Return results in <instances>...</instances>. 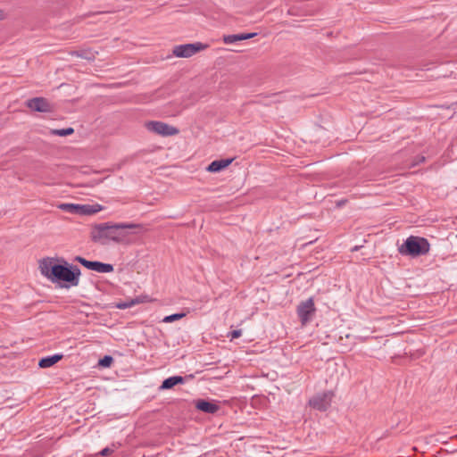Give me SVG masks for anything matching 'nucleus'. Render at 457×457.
<instances>
[{
    "label": "nucleus",
    "instance_id": "6",
    "mask_svg": "<svg viewBox=\"0 0 457 457\" xmlns=\"http://www.w3.org/2000/svg\"><path fill=\"white\" fill-rule=\"evenodd\" d=\"M208 45L195 42L175 46L172 48V54L177 58H190L197 53L208 48Z\"/></svg>",
    "mask_w": 457,
    "mask_h": 457
},
{
    "label": "nucleus",
    "instance_id": "9",
    "mask_svg": "<svg viewBox=\"0 0 457 457\" xmlns=\"http://www.w3.org/2000/svg\"><path fill=\"white\" fill-rule=\"evenodd\" d=\"M26 106L34 112H51L54 111L53 104L44 97H34L25 103Z\"/></svg>",
    "mask_w": 457,
    "mask_h": 457
},
{
    "label": "nucleus",
    "instance_id": "18",
    "mask_svg": "<svg viewBox=\"0 0 457 457\" xmlns=\"http://www.w3.org/2000/svg\"><path fill=\"white\" fill-rule=\"evenodd\" d=\"M112 357L111 356H104L103 359H101L98 362V364L101 366V367H104V368H107V367H110L111 364L112 363Z\"/></svg>",
    "mask_w": 457,
    "mask_h": 457
},
{
    "label": "nucleus",
    "instance_id": "22",
    "mask_svg": "<svg viewBox=\"0 0 457 457\" xmlns=\"http://www.w3.org/2000/svg\"><path fill=\"white\" fill-rule=\"evenodd\" d=\"M229 336H230L231 340L238 338L242 336V330H240V329L233 330L232 332L229 333Z\"/></svg>",
    "mask_w": 457,
    "mask_h": 457
},
{
    "label": "nucleus",
    "instance_id": "15",
    "mask_svg": "<svg viewBox=\"0 0 457 457\" xmlns=\"http://www.w3.org/2000/svg\"><path fill=\"white\" fill-rule=\"evenodd\" d=\"M183 381L184 379L180 376L170 377L162 382L160 388L162 390L170 389L178 384L183 383Z\"/></svg>",
    "mask_w": 457,
    "mask_h": 457
},
{
    "label": "nucleus",
    "instance_id": "12",
    "mask_svg": "<svg viewBox=\"0 0 457 457\" xmlns=\"http://www.w3.org/2000/svg\"><path fill=\"white\" fill-rule=\"evenodd\" d=\"M255 33H242L237 35H225L222 38L225 44H232L237 41L246 40L253 37Z\"/></svg>",
    "mask_w": 457,
    "mask_h": 457
},
{
    "label": "nucleus",
    "instance_id": "4",
    "mask_svg": "<svg viewBox=\"0 0 457 457\" xmlns=\"http://www.w3.org/2000/svg\"><path fill=\"white\" fill-rule=\"evenodd\" d=\"M57 207L64 212H67L71 214H78V215H85V216H91L95 215L103 210H104V206H103L100 204L95 203V204H70V203H63L59 204Z\"/></svg>",
    "mask_w": 457,
    "mask_h": 457
},
{
    "label": "nucleus",
    "instance_id": "21",
    "mask_svg": "<svg viewBox=\"0 0 457 457\" xmlns=\"http://www.w3.org/2000/svg\"><path fill=\"white\" fill-rule=\"evenodd\" d=\"M96 53L86 52L84 54H79V56H81V57L86 58L87 60H94L96 58Z\"/></svg>",
    "mask_w": 457,
    "mask_h": 457
},
{
    "label": "nucleus",
    "instance_id": "20",
    "mask_svg": "<svg viewBox=\"0 0 457 457\" xmlns=\"http://www.w3.org/2000/svg\"><path fill=\"white\" fill-rule=\"evenodd\" d=\"M116 306H117V308L123 310V309H127V308L135 306V303H134L133 299H131V300H129L126 302L119 303H117Z\"/></svg>",
    "mask_w": 457,
    "mask_h": 457
},
{
    "label": "nucleus",
    "instance_id": "10",
    "mask_svg": "<svg viewBox=\"0 0 457 457\" xmlns=\"http://www.w3.org/2000/svg\"><path fill=\"white\" fill-rule=\"evenodd\" d=\"M332 395L330 393H324L316 395L310 401V404L318 410H326L331 401Z\"/></svg>",
    "mask_w": 457,
    "mask_h": 457
},
{
    "label": "nucleus",
    "instance_id": "16",
    "mask_svg": "<svg viewBox=\"0 0 457 457\" xmlns=\"http://www.w3.org/2000/svg\"><path fill=\"white\" fill-rule=\"evenodd\" d=\"M52 135L59 136V137H67L74 133V129L72 128H66L62 129H52L50 132Z\"/></svg>",
    "mask_w": 457,
    "mask_h": 457
},
{
    "label": "nucleus",
    "instance_id": "13",
    "mask_svg": "<svg viewBox=\"0 0 457 457\" xmlns=\"http://www.w3.org/2000/svg\"><path fill=\"white\" fill-rule=\"evenodd\" d=\"M62 357V354H54L53 356L42 358L38 362V366L42 369L50 368L61 361Z\"/></svg>",
    "mask_w": 457,
    "mask_h": 457
},
{
    "label": "nucleus",
    "instance_id": "24",
    "mask_svg": "<svg viewBox=\"0 0 457 457\" xmlns=\"http://www.w3.org/2000/svg\"><path fill=\"white\" fill-rule=\"evenodd\" d=\"M6 18V14L4 10L0 9V21H3Z\"/></svg>",
    "mask_w": 457,
    "mask_h": 457
},
{
    "label": "nucleus",
    "instance_id": "14",
    "mask_svg": "<svg viewBox=\"0 0 457 457\" xmlns=\"http://www.w3.org/2000/svg\"><path fill=\"white\" fill-rule=\"evenodd\" d=\"M195 407L206 413H214L218 411V406L216 404L204 400L198 401Z\"/></svg>",
    "mask_w": 457,
    "mask_h": 457
},
{
    "label": "nucleus",
    "instance_id": "7",
    "mask_svg": "<svg viewBox=\"0 0 457 457\" xmlns=\"http://www.w3.org/2000/svg\"><path fill=\"white\" fill-rule=\"evenodd\" d=\"M315 311L316 308L312 298H309L299 303V305L297 306V314L303 325H305L307 322L310 321Z\"/></svg>",
    "mask_w": 457,
    "mask_h": 457
},
{
    "label": "nucleus",
    "instance_id": "19",
    "mask_svg": "<svg viewBox=\"0 0 457 457\" xmlns=\"http://www.w3.org/2000/svg\"><path fill=\"white\" fill-rule=\"evenodd\" d=\"M135 305L144 303H149L151 301L150 297L147 295H140L136 298H133Z\"/></svg>",
    "mask_w": 457,
    "mask_h": 457
},
{
    "label": "nucleus",
    "instance_id": "17",
    "mask_svg": "<svg viewBox=\"0 0 457 457\" xmlns=\"http://www.w3.org/2000/svg\"><path fill=\"white\" fill-rule=\"evenodd\" d=\"M185 316H186L185 313H175V314H171V315L164 317L162 321L165 323H170L175 320H179L184 318Z\"/></svg>",
    "mask_w": 457,
    "mask_h": 457
},
{
    "label": "nucleus",
    "instance_id": "5",
    "mask_svg": "<svg viewBox=\"0 0 457 457\" xmlns=\"http://www.w3.org/2000/svg\"><path fill=\"white\" fill-rule=\"evenodd\" d=\"M144 128L149 133L160 137H172L179 133V129L177 127L161 120H146L144 123Z\"/></svg>",
    "mask_w": 457,
    "mask_h": 457
},
{
    "label": "nucleus",
    "instance_id": "11",
    "mask_svg": "<svg viewBox=\"0 0 457 457\" xmlns=\"http://www.w3.org/2000/svg\"><path fill=\"white\" fill-rule=\"evenodd\" d=\"M233 160V158L215 160L206 167V170L211 173L220 172L227 169L232 163Z\"/></svg>",
    "mask_w": 457,
    "mask_h": 457
},
{
    "label": "nucleus",
    "instance_id": "1",
    "mask_svg": "<svg viewBox=\"0 0 457 457\" xmlns=\"http://www.w3.org/2000/svg\"><path fill=\"white\" fill-rule=\"evenodd\" d=\"M40 274L61 287L70 288L79 283L80 270L62 257H44L38 261Z\"/></svg>",
    "mask_w": 457,
    "mask_h": 457
},
{
    "label": "nucleus",
    "instance_id": "2",
    "mask_svg": "<svg viewBox=\"0 0 457 457\" xmlns=\"http://www.w3.org/2000/svg\"><path fill=\"white\" fill-rule=\"evenodd\" d=\"M142 228L138 223L104 222L93 224L90 228V239L97 244L107 245L111 242L120 245L132 243L130 230Z\"/></svg>",
    "mask_w": 457,
    "mask_h": 457
},
{
    "label": "nucleus",
    "instance_id": "23",
    "mask_svg": "<svg viewBox=\"0 0 457 457\" xmlns=\"http://www.w3.org/2000/svg\"><path fill=\"white\" fill-rule=\"evenodd\" d=\"M112 453H113L112 449L106 447L100 452V455L108 456V455L112 454Z\"/></svg>",
    "mask_w": 457,
    "mask_h": 457
},
{
    "label": "nucleus",
    "instance_id": "3",
    "mask_svg": "<svg viewBox=\"0 0 457 457\" xmlns=\"http://www.w3.org/2000/svg\"><path fill=\"white\" fill-rule=\"evenodd\" d=\"M399 251L403 254L418 256L428 253L429 244L425 238L410 237L406 239L404 245L400 247Z\"/></svg>",
    "mask_w": 457,
    "mask_h": 457
},
{
    "label": "nucleus",
    "instance_id": "8",
    "mask_svg": "<svg viewBox=\"0 0 457 457\" xmlns=\"http://www.w3.org/2000/svg\"><path fill=\"white\" fill-rule=\"evenodd\" d=\"M75 261L79 262L81 265H83L85 268L94 270L99 273H110L112 272L114 268L112 264L109 263H104L101 262H91L87 261L83 257L77 256L75 258Z\"/></svg>",
    "mask_w": 457,
    "mask_h": 457
}]
</instances>
